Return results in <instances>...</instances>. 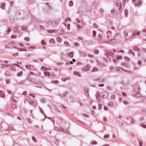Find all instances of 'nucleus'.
I'll return each instance as SVG.
<instances>
[{
	"instance_id": "40",
	"label": "nucleus",
	"mask_w": 146,
	"mask_h": 146,
	"mask_svg": "<svg viewBox=\"0 0 146 146\" xmlns=\"http://www.w3.org/2000/svg\"><path fill=\"white\" fill-rule=\"evenodd\" d=\"M14 128L13 127H9L7 129L8 131H10L11 130H14Z\"/></svg>"
},
{
	"instance_id": "13",
	"label": "nucleus",
	"mask_w": 146,
	"mask_h": 146,
	"mask_svg": "<svg viewBox=\"0 0 146 146\" xmlns=\"http://www.w3.org/2000/svg\"><path fill=\"white\" fill-rule=\"evenodd\" d=\"M11 28L10 27H8L7 28V30L6 31V32L5 33V35H8L9 33L11 32Z\"/></svg>"
},
{
	"instance_id": "18",
	"label": "nucleus",
	"mask_w": 146,
	"mask_h": 146,
	"mask_svg": "<svg viewBox=\"0 0 146 146\" xmlns=\"http://www.w3.org/2000/svg\"><path fill=\"white\" fill-rule=\"evenodd\" d=\"M56 39L57 41L59 42H61L62 40V38L60 37H57Z\"/></svg>"
},
{
	"instance_id": "21",
	"label": "nucleus",
	"mask_w": 146,
	"mask_h": 146,
	"mask_svg": "<svg viewBox=\"0 0 146 146\" xmlns=\"http://www.w3.org/2000/svg\"><path fill=\"white\" fill-rule=\"evenodd\" d=\"M133 49L135 51H137L139 50V48L136 46H134L133 48Z\"/></svg>"
},
{
	"instance_id": "43",
	"label": "nucleus",
	"mask_w": 146,
	"mask_h": 146,
	"mask_svg": "<svg viewBox=\"0 0 146 146\" xmlns=\"http://www.w3.org/2000/svg\"><path fill=\"white\" fill-rule=\"evenodd\" d=\"M55 31H56V30H47V31L48 32V33H52L54 32Z\"/></svg>"
},
{
	"instance_id": "41",
	"label": "nucleus",
	"mask_w": 146,
	"mask_h": 146,
	"mask_svg": "<svg viewBox=\"0 0 146 146\" xmlns=\"http://www.w3.org/2000/svg\"><path fill=\"white\" fill-rule=\"evenodd\" d=\"M110 135L109 134H107L106 135H105L104 136V137L105 139H106L107 138H108L110 137Z\"/></svg>"
},
{
	"instance_id": "22",
	"label": "nucleus",
	"mask_w": 146,
	"mask_h": 146,
	"mask_svg": "<svg viewBox=\"0 0 146 146\" xmlns=\"http://www.w3.org/2000/svg\"><path fill=\"white\" fill-rule=\"evenodd\" d=\"M128 11L127 10H124V14L125 16V17H127L128 15Z\"/></svg>"
},
{
	"instance_id": "17",
	"label": "nucleus",
	"mask_w": 146,
	"mask_h": 146,
	"mask_svg": "<svg viewBox=\"0 0 146 146\" xmlns=\"http://www.w3.org/2000/svg\"><path fill=\"white\" fill-rule=\"evenodd\" d=\"M106 56L111 57H112L113 55L112 53L110 52H107L106 53Z\"/></svg>"
},
{
	"instance_id": "27",
	"label": "nucleus",
	"mask_w": 146,
	"mask_h": 146,
	"mask_svg": "<svg viewBox=\"0 0 146 146\" xmlns=\"http://www.w3.org/2000/svg\"><path fill=\"white\" fill-rule=\"evenodd\" d=\"M26 84L25 80H24L21 81L19 83V84Z\"/></svg>"
},
{
	"instance_id": "53",
	"label": "nucleus",
	"mask_w": 146,
	"mask_h": 146,
	"mask_svg": "<svg viewBox=\"0 0 146 146\" xmlns=\"http://www.w3.org/2000/svg\"><path fill=\"white\" fill-rule=\"evenodd\" d=\"M64 44L65 45H67V46H68L70 45L68 43V42L67 41H65L64 42Z\"/></svg>"
},
{
	"instance_id": "51",
	"label": "nucleus",
	"mask_w": 146,
	"mask_h": 146,
	"mask_svg": "<svg viewBox=\"0 0 146 146\" xmlns=\"http://www.w3.org/2000/svg\"><path fill=\"white\" fill-rule=\"evenodd\" d=\"M116 58L119 60V59H120L121 58V56L119 55H118L116 56Z\"/></svg>"
},
{
	"instance_id": "47",
	"label": "nucleus",
	"mask_w": 146,
	"mask_h": 146,
	"mask_svg": "<svg viewBox=\"0 0 146 146\" xmlns=\"http://www.w3.org/2000/svg\"><path fill=\"white\" fill-rule=\"evenodd\" d=\"M93 27L95 28H97L98 27V25L94 23H93Z\"/></svg>"
},
{
	"instance_id": "26",
	"label": "nucleus",
	"mask_w": 146,
	"mask_h": 146,
	"mask_svg": "<svg viewBox=\"0 0 146 146\" xmlns=\"http://www.w3.org/2000/svg\"><path fill=\"white\" fill-rule=\"evenodd\" d=\"M68 55L70 57H72L73 56L74 54L73 52H70L68 53Z\"/></svg>"
},
{
	"instance_id": "45",
	"label": "nucleus",
	"mask_w": 146,
	"mask_h": 146,
	"mask_svg": "<svg viewBox=\"0 0 146 146\" xmlns=\"http://www.w3.org/2000/svg\"><path fill=\"white\" fill-rule=\"evenodd\" d=\"M113 61L114 62H119V61L116 58L115 59H113Z\"/></svg>"
},
{
	"instance_id": "6",
	"label": "nucleus",
	"mask_w": 146,
	"mask_h": 146,
	"mask_svg": "<svg viewBox=\"0 0 146 146\" xmlns=\"http://www.w3.org/2000/svg\"><path fill=\"white\" fill-rule=\"evenodd\" d=\"M133 89L134 91H139V88L138 85L137 84H135L133 86Z\"/></svg>"
},
{
	"instance_id": "62",
	"label": "nucleus",
	"mask_w": 146,
	"mask_h": 146,
	"mask_svg": "<svg viewBox=\"0 0 146 146\" xmlns=\"http://www.w3.org/2000/svg\"><path fill=\"white\" fill-rule=\"evenodd\" d=\"M70 24H68L67 25V26H66V27H67V29L69 30H70Z\"/></svg>"
},
{
	"instance_id": "29",
	"label": "nucleus",
	"mask_w": 146,
	"mask_h": 146,
	"mask_svg": "<svg viewBox=\"0 0 146 146\" xmlns=\"http://www.w3.org/2000/svg\"><path fill=\"white\" fill-rule=\"evenodd\" d=\"M5 5H6V4L5 3H2L1 4V7L3 9H4L5 7Z\"/></svg>"
},
{
	"instance_id": "38",
	"label": "nucleus",
	"mask_w": 146,
	"mask_h": 146,
	"mask_svg": "<svg viewBox=\"0 0 146 146\" xmlns=\"http://www.w3.org/2000/svg\"><path fill=\"white\" fill-rule=\"evenodd\" d=\"M124 59L127 62H128L130 60V59L126 56H125L124 57Z\"/></svg>"
},
{
	"instance_id": "4",
	"label": "nucleus",
	"mask_w": 146,
	"mask_h": 146,
	"mask_svg": "<svg viewBox=\"0 0 146 146\" xmlns=\"http://www.w3.org/2000/svg\"><path fill=\"white\" fill-rule=\"evenodd\" d=\"M96 97L97 101L98 102H99L100 101L101 99V96L98 92H97L96 93Z\"/></svg>"
},
{
	"instance_id": "19",
	"label": "nucleus",
	"mask_w": 146,
	"mask_h": 146,
	"mask_svg": "<svg viewBox=\"0 0 146 146\" xmlns=\"http://www.w3.org/2000/svg\"><path fill=\"white\" fill-rule=\"evenodd\" d=\"M44 74L45 76H49L51 75V74L50 73L47 72H44Z\"/></svg>"
},
{
	"instance_id": "32",
	"label": "nucleus",
	"mask_w": 146,
	"mask_h": 146,
	"mask_svg": "<svg viewBox=\"0 0 146 146\" xmlns=\"http://www.w3.org/2000/svg\"><path fill=\"white\" fill-rule=\"evenodd\" d=\"M13 30L14 32H17L18 31V27H15L14 28Z\"/></svg>"
},
{
	"instance_id": "9",
	"label": "nucleus",
	"mask_w": 146,
	"mask_h": 146,
	"mask_svg": "<svg viewBox=\"0 0 146 146\" xmlns=\"http://www.w3.org/2000/svg\"><path fill=\"white\" fill-rule=\"evenodd\" d=\"M84 92L85 95L87 96H89V94L88 92V88H85L84 89Z\"/></svg>"
},
{
	"instance_id": "48",
	"label": "nucleus",
	"mask_w": 146,
	"mask_h": 146,
	"mask_svg": "<svg viewBox=\"0 0 146 146\" xmlns=\"http://www.w3.org/2000/svg\"><path fill=\"white\" fill-rule=\"evenodd\" d=\"M46 5L48 7V9H51V7L50 6V5H49V4L48 3H46Z\"/></svg>"
},
{
	"instance_id": "35",
	"label": "nucleus",
	"mask_w": 146,
	"mask_h": 146,
	"mask_svg": "<svg viewBox=\"0 0 146 146\" xmlns=\"http://www.w3.org/2000/svg\"><path fill=\"white\" fill-rule=\"evenodd\" d=\"M139 32H134L133 33V36H134L135 35H139Z\"/></svg>"
},
{
	"instance_id": "39",
	"label": "nucleus",
	"mask_w": 146,
	"mask_h": 146,
	"mask_svg": "<svg viewBox=\"0 0 146 146\" xmlns=\"http://www.w3.org/2000/svg\"><path fill=\"white\" fill-rule=\"evenodd\" d=\"M22 74L23 73L22 72H20L17 74V76H21L22 75Z\"/></svg>"
},
{
	"instance_id": "50",
	"label": "nucleus",
	"mask_w": 146,
	"mask_h": 146,
	"mask_svg": "<svg viewBox=\"0 0 146 146\" xmlns=\"http://www.w3.org/2000/svg\"><path fill=\"white\" fill-rule=\"evenodd\" d=\"M27 120L28 122L29 123H31L32 122V121L31 120V119H27Z\"/></svg>"
},
{
	"instance_id": "33",
	"label": "nucleus",
	"mask_w": 146,
	"mask_h": 146,
	"mask_svg": "<svg viewBox=\"0 0 146 146\" xmlns=\"http://www.w3.org/2000/svg\"><path fill=\"white\" fill-rule=\"evenodd\" d=\"M52 25V21H50V22H48L47 23L46 25V26L47 27H49L50 25Z\"/></svg>"
},
{
	"instance_id": "11",
	"label": "nucleus",
	"mask_w": 146,
	"mask_h": 146,
	"mask_svg": "<svg viewBox=\"0 0 146 146\" xmlns=\"http://www.w3.org/2000/svg\"><path fill=\"white\" fill-rule=\"evenodd\" d=\"M28 101L31 104L33 105V106H35V102L33 101L32 99L29 98L28 99Z\"/></svg>"
},
{
	"instance_id": "59",
	"label": "nucleus",
	"mask_w": 146,
	"mask_h": 146,
	"mask_svg": "<svg viewBox=\"0 0 146 146\" xmlns=\"http://www.w3.org/2000/svg\"><path fill=\"white\" fill-rule=\"evenodd\" d=\"M74 46L76 47L79 46V44L77 42H75L74 44Z\"/></svg>"
},
{
	"instance_id": "55",
	"label": "nucleus",
	"mask_w": 146,
	"mask_h": 146,
	"mask_svg": "<svg viewBox=\"0 0 146 146\" xmlns=\"http://www.w3.org/2000/svg\"><path fill=\"white\" fill-rule=\"evenodd\" d=\"M141 126L144 128H146V125L144 124H141Z\"/></svg>"
},
{
	"instance_id": "46",
	"label": "nucleus",
	"mask_w": 146,
	"mask_h": 146,
	"mask_svg": "<svg viewBox=\"0 0 146 146\" xmlns=\"http://www.w3.org/2000/svg\"><path fill=\"white\" fill-rule=\"evenodd\" d=\"M21 29L23 31H25L27 29V28L24 26H23L21 27Z\"/></svg>"
},
{
	"instance_id": "44",
	"label": "nucleus",
	"mask_w": 146,
	"mask_h": 146,
	"mask_svg": "<svg viewBox=\"0 0 146 146\" xmlns=\"http://www.w3.org/2000/svg\"><path fill=\"white\" fill-rule=\"evenodd\" d=\"M32 139L33 141L35 142H37V139H36L34 137H32Z\"/></svg>"
},
{
	"instance_id": "42",
	"label": "nucleus",
	"mask_w": 146,
	"mask_h": 146,
	"mask_svg": "<svg viewBox=\"0 0 146 146\" xmlns=\"http://www.w3.org/2000/svg\"><path fill=\"white\" fill-rule=\"evenodd\" d=\"M51 82L52 83L58 84V81L57 80H55L54 81H52Z\"/></svg>"
},
{
	"instance_id": "14",
	"label": "nucleus",
	"mask_w": 146,
	"mask_h": 146,
	"mask_svg": "<svg viewBox=\"0 0 146 146\" xmlns=\"http://www.w3.org/2000/svg\"><path fill=\"white\" fill-rule=\"evenodd\" d=\"M44 86V85L43 83L42 82H40L39 85H36L35 86V87L39 88H41L42 87H43Z\"/></svg>"
},
{
	"instance_id": "58",
	"label": "nucleus",
	"mask_w": 146,
	"mask_h": 146,
	"mask_svg": "<svg viewBox=\"0 0 146 146\" xmlns=\"http://www.w3.org/2000/svg\"><path fill=\"white\" fill-rule=\"evenodd\" d=\"M24 39L25 40L27 41H29V38L28 37H25Z\"/></svg>"
},
{
	"instance_id": "8",
	"label": "nucleus",
	"mask_w": 146,
	"mask_h": 146,
	"mask_svg": "<svg viewBox=\"0 0 146 146\" xmlns=\"http://www.w3.org/2000/svg\"><path fill=\"white\" fill-rule=\"evenodd\" d=\"M55 129L56 131H61L63 132H65L66 131L65 130L62 128L61 127L57 128L56 127L55 128Z\"/></svg>"
},
{
	"instance_id": "16",
	"label": "nucleus",
	"mask_w": 146,
	"mask_h": 146,
	"mask_svg": "<svg viewBox=\"0 0 146 146\" xmlns=\"http://www.w3.org/2000/svg\"><path fill=\"white\" fill-rule=\"evenodd\" d=\"M74 74L76 76H77L79 77L81 76V74H80L78 72L74 71L73 72Z\"/></svg>"
},
{
	"instance_id": "24",
	"label": "nucleus",
	"mask_w": 146,
	"mask_h": 146,
	"mask_svg": "<svg viewBox=\"0 0 146 146\" xmlns=\"http://www.w3.org/2000/svg\"><path fill=\"white\" fill-rule=\"evenodd\" d=\"M89 69V66L88 65H86L84 67V70L85 71H88Z\"/></svg>"
},
{
	"instance_id": "37",
	"label": "nucleus",
	"mask_w": 146,
	"mask_h": 146,
	"mask_svg": "<svg viewBox=\"0 0 146 146\" xmlns=\"http://www.w3.org/2000/svg\"><path fill=\"white\" fill-rule=\"evenodd\" d=\"M98 70V68L96 67H94L92 70V72H94Z\"/></svg>"
},
{
	"instance_id": "60",
	"label": "nucleus",
	"mask_w": 146,
	"mask_h": 146,
	"mask_svg": "<svg viewBox=\"0 0 146 146\" xmlns=\"http://www.w3.org/2000/svg\"><path fill=\"white\" fill-rule=\"evenodd\" d=\"M104 83L100 84H98V86L100 87L104 86Z\"/></svg>"
},
{
	"instance_id": "31",
	"label": "nucleus",
	"mask_w": 146,
	"mask_h": 146,
	"mask_svg": "<svg viewBox=\"0 0 146 146\" xmlns=\"http://www.w3.org/2000/svg\"><path fill=\"white\" fill-rule=\"evenodd\" d=\"M102 78L101 77H99L94 79V81H98L99 82H101Z\"/></svg>"
},
{
	"instance_id": "12",
	"label": "nucleus",
	"mask_w": 146,
	"mask_h": 146,
	"mask_svg": "<svg viewBox=\"0 0 146 146\" xmlns=\"http://www.w3.org/2000/svg\"><path fill=\"white\" fill-rule=\"evenodd\" d=\"M135 96L137 97H140L141 96V94L140 93L139 91H135Z\"/></svg>"
},
{
	"instance_id": "64",
	"label": "nucleus",
	"mask_w": 146,
	"mask_h": 146,
	"mask_svg": "<svg viewBox=\"0 0 146 146\" xmlns=\"http://www.w3.org/2000/svg\"><path fill=\"white\" fill-rule=\"evenodd\" d=\"M39 28L42 29H45V27L44 26H42L41 25H40L39 26Z\"/></svg>"
},
{
	"instance_id": "10",
	"label": "nucleus",
	"mask_w": 146,
	"mask_h": 146,
	"mask_svg": "<svg viewBox=\"0 0 146 146\" xmlns=\"http://www.w3.org/2000/svg\"><path fill=\"white\" fill-rule=\"evenodd\" d=\"M119 11V10H118V9L115 7L114 9H112L111 11V13L114 14L115 12L117 13Z\"/></svg>"
},
{
	"instance_id": "57",
	"label": "nucleus",
	"mask_w": 146,
	"mask_h": 146,
	"mask_svg": "<svg viewBox=\"0 0 146 146\" xmlns=\"http://www.w3.org/2000/svg\"><path fill=\"white\" fill-rule=\"evenodd\" d=\"M93 36H95L96 35V32L95 31H93Z\"/></svg>"
},
{
	"instance_id": "63",
	"label": "nucleus",
	"mask_w": 146,
	"mask_h": 146,
	"mask_svg": "<svg viewBox=\"0 0 146 146\" xmlns=\"http://www.w3.org/2000/svg\"><path fill=\"white\" fill-rule=\"evenodd\" d=\"M124 36H126L127 35V31H124Z\"/></svg>"
},
{
	"instance_id": "61",
	"label": "nucleus",
	"mask_w": 146,
	"mask_h": 146,
	"mask_svg": "<svg viewBox=\"0 0 146 146\" xmlns=\"http://www.w3.org/2000/svg\"><path fill=\"white\" fill-rule=\"evenodd\" d=\"M98 38L100 40H101L102 39V36L100 35H98Z\"/></svg>"
},
{
	"instance_id": "2",
	"label": "nucleus",
	"mask_w": 146,
	"mask_h": 146,
	"mask_svg": "<svg viewBox=\"0 0 146 146\" xmlns=\"http://www.w3.org/2000/svg\"><path fill=\"white\" fill-rule=\"evenodd\" d=\"M116 3L117 6L116 7L118 9V10H119L121 7V2L119 0H118L117 1Z\"/></svg>"
},
{
	"instance_id": "36",
	"label": "nucleus",
	"mask_w": 146,
	"mask_h": 146,
	"mask_svg": "<svg viewBox=\"0 0 146 146\" xmlns=\"http://www.w3.org/2000/svg\"><path fill=\"white\" fill-rule=\"evenodd\" d=\"M93 52L96 54H97L99 53V51L98 50H94Z\"/></svg>"
},
{
	"instance_id": "34",
	"label": "nucleus",
	"mask_w": 146,
	"mask_h": 146,
	"mask_svg": "<svg viewBox=\"0 0 146 146\" xmlns=\"http://www.w3.org/2000/svg\"><path fill=\"white\" fill-rule=\"evenodd\" d=\"M56 23H57V22H56V21H52V25L53 26H56V25L57 24Z\"/></svg>"
},
{
	"instance_id": "5",
	"label": "nucleus",
	"mask_w": 146,
	"mask_h": 146,
	"mask_svg": "<svg viewBox=\"0 0 146 146\" xmlns=\"http://www.w3.org/2000/svg\"><path fill=\"white\" fill-rule=\"evenodd\" d=\"M101 94L102 96L104 98H106L108 96V93L106 92H102Z\"/></svg>"
},
{
	"instance_id": "7",
	"label": "nucleus",
	"mask_w": 146,
	"mask_h": 146,
	"mask_svg": "<svg viewBox=\"0 0 146 146\" xmlns=\"http://www.w3.org/2000/svg\"><path fill=\"white\" fill-rule=\"evenodd\" d=\"M27 80L29 81V82L32 83H35V81H33V78L30 76H28L27 78Z\"/></svg>"
},
{
	"instance_id": "15",
	"label": "nucleus",
	"mask_w": 146,
	"mask_h": 146,
	"mask_svg": "<svg viewBox=\"0 0 146 146\" xmlns=\"http://www.w3.org/2000/svg\"><path fill=\"white\" fill-rule=\"evenodd\" d=\"M0 97L3 98H4L5 97V95L3 92L1 90H0Z\"/></svg>"
},
{
	"instance_id": "1",
	"label": "nucleus",
	"mask_w": 146,
	"mask_h": 146,
	"mask_svg": "<svg viewBox=\"0 0 146 146\" xmlns=\"http://www.w3.org/2000/svg\"><path fill=\"white\" fill-rule=\"evenodd\" d=\"M135 6L139 7L141 5V3L142 2V0H132Z\"/></svg>"
},
{
	"instance_id": "23",
	"label": "nucleus",
	"mask_w": 146,
	"mask_h": 146,
	"mask_svg": "<svg viewBox=\"0 0 146 146\" xmlns=\"http://www.w3.org/2000/svg\"><path fill=\"white\" fill-rule=\"evenodd\" d=\"M10 70L11 71H15L16 70L15 67V66H11L10 68Z\"/></svg>"
},
{
	"instance_id": "20",
	"label": "nucleus",
	"mask_w": 146,
	"mask_h": 146,
	"mask_svg": "<svg viewBox=\"0 0 146 146\" xmlns=\"http://www.w3.org/2000/svg\"><path fill=\"white\" fill-rule=\"evenodd\" d=\"M9 66V64H3L2 66V68H6L8 67Z\"/></svg>"
},
{
	"instance_id": "54",
	"label": "nucleus",
	"mask_w": 146,
	"mask_h": 146,
	"mask_svg": "<svg viewBox=\"0 0 146 146\" xmlns=\"http://www.w3.org/2000/svg\"><path fill=\"white\" fill-rule=\"evenodd\" d=\"M69 5L70 6H72L73 5V3L72 1H70L69 2Z\"/></svg>"
},
{
	"instance_id": "25",
	"label": "nucleus",
	"mask_w": 146,
	"mask_h": 146,
	"mask_svg": "<svg viewBox=\"0 0 146 146\" xmlns=\"http://www.w3.org/2000/svg\"><path fill=\"white\" fill-rule=\"evenodd\" d=\"M41 69L42 70H44V71H46L48 70L47 68H46L45 67L42 66L41 68Z\"/></svg>"
},
{
	"instance_id": "56",
	"label": "nucleus",
	"mask_w": 146,
	"mask_h": 146,
	"mask_svg": "<svg viewBox=\"0 0 146 146\" xmlns=\"http://www.w3.org/2000/svg\"><path fill=\"white\" fill-rule=\"evenodd\" d=\"M115 96L114 95H111V100L114 99L115 98Z\"/></svg>"
},
{
	"instance_id": "28",
	"label": "nucleus",
	"mask_w": 146,
	"mask_h": 146,
	"mask_svg": "<svg viewBox=\"0 0 146 146\" xmlns=\"http://www.w3.org/2000/svg\"><path fill=\"white\" fill-rule=\"evenodd\" d=\"M40 112H41V113H43L44 115V116H45V118H44V119L43 120V121H44V120L45 119V117H46V115H45V114L44 113V112L43 111V110H42V108H40Z\"/></svg>"
},
{
	"instance_id": "52",
	"label": "nucleus",
	"mask_w": 146,
	"mask_h": 146,
	"mask_svg": "<svg viewBox=\"0 0 146 146\" xmlns=\"http://www.w3.org/2000/svg\"><path fill=\"white\" fill-rule=\"evenodd\" d=\"M91 143L92 145H96L97 144V142L95 141H92Z\"/></svg>"
},
{
	"instance_id": "30",
	"label": "nucleus",
	"mask_w": 146,
	"mask_h": 146,
	"mask_svg": "<svg viewBox=\"0 0 146 146\" xmlns=\"http://www.w3.org/2000/svg\"><path fill=\"white\" fill-rule=\"evenodd\" d=\"M49 42L50 43H52L54 44H55V42L54 40L53 39H51L49 40Z\"/></svg>"
},
{
	"instance_id": "49",
	"label": "nucleus",
	"mask_w": 146,
	"mask_h": 146,
	"mask_svg": "<svg viewBox=\"0 0 146 146\" xmlns=\"http://www.w3.org/2000/svg\"><path fill=\"white\" fill-rule=\"evenodd\" d=\"M113 102H109L108 103V105L110 106H112L113 105Z\"/></svg>"
},
{
	"instance_id": "3",
	"label": "nucleus",
	"mask_w": 146,
	"mask_h": 146,
	"mask_svg": "<svg viewBox=\"0 0 146 146\" xmlns=\"http://www.w3.org/2000/svg\"><path fill=\"white\" fill-rule=\"evenodd\" d=\"M26 68L28 69H29L30 70H33L34 68L33 67V66L31 64H28L26 66Z\"/></svg>"
}]
</instances>
